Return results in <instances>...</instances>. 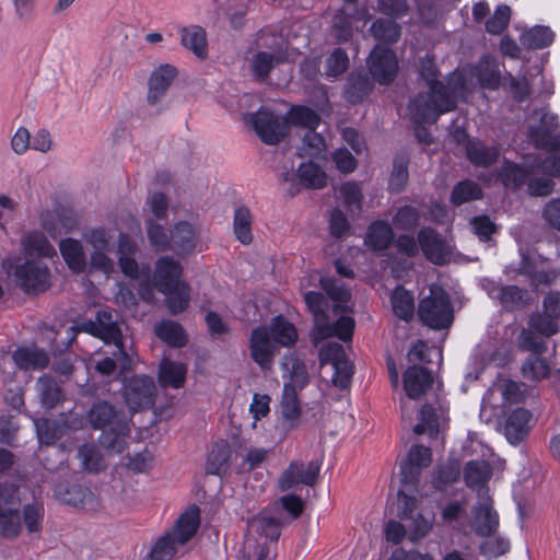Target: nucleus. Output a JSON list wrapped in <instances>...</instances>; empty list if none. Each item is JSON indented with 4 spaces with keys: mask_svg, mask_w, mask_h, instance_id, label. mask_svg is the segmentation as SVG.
Returning <instances> with one entry per match:
<instances>
[{
    "mask_svg": "<svg viewBox=\"0 0 560 560\" xmlns=\"http://www.w3.org/2000/svg\"><path fill=\"white\" fill-rule=\"evenodd\" d=\"M298 339L294 324L282 314L276 315L268 326L260 325L252 329L248 343L250 358L262 371H270L279 352L278 346L290 348Z\"/></svg>",
    "mask_w": 560,
    "mask_h": 560,
    "instance_id": "f257e3e1",
    "label": "nucleus"
},
{
    "mask_svg": "<svg viewBox=\"0 0 560 560\" xmlns=\"http://www.w3.org/2000/svg\"><path fill=\"white\" fill-rule=\"evenodd\" d=\"M1 268L14 285L26 295L37 296L51 287L50 269L37 258L8 256L2 259Z\"/></svg>",
    "mask_w": 560,
    "mask_h": 560,
    "instance_id": "f03ea898",
    "label": "nucleus"
},
{
    "mask_svg": "<svg viewBox=\"0 0 560 560\" xmlns=\"http://www.w3.org/2000/svg\"><path fill=\"white\" fill-rule=\"evenodd\" d=\"M418 317L423 326L434 330L447 329L454 322V307L447 291L432 285L430 294L419 301Z\"/></svg>",
    "mask_w": 560,
    "mask_h": 560,
    "instance_id": "7ed1b4c3",
    "label": "nucleus"
},
{
    "mask_svg": "<svg viewBox=\"0 0 560 560\" xmlns=\"http://www.w3.org/2000/svg\"><path fill=\"white\" fill-rule=\"evenodd\" d=\"M122 397L131 413L151 409L154 406L158 389L152 376L135 374L122 378Z\"/></svg>",
    "mask_w": 560,
    "mask_h": 560,
    "instance_id": "20e7f679",
    "label": "nucleus"
},
{
    "mask_svg": "<svg viewBox=\"0 0 560 560\" xmlns=\"http://www.w3.org/2000/svg\"><path fill=\"white\" fill-rule=\"evenodd\" d=\"M432 463V451L430 447L415 444L406 458L399 465L400 486L410 493H417L420 486L421 472Z\"/></svg>",
    "mask_w": 560,
    "mask_h": 560,
    "instance_id": "39448f33",
    "label": "nucleus"
},
{
    "mask_svg": "<svg viewBox=\"0 0 560 560\" xmlns=\"http://www.w3.org/2000/svg\"><path fill=\"white\" fill-rule=\"evenodd\" d=\"M417 240L428 261L435 266H445L451 261L453 247L431 226L419 230Z\"/></svg>",
    "mask_w": 560,
    "mask_h": 560,
    "instance_id": "423d86ee",
    "label": "nucleus"
},
{
    "mask_svg": "<svg viewBox=\"0 0 560 560\" xmlns=\"http://www.w3.org/2000/svg\"><path fill=\"white\" fill-rule=\"evenodd\" d=\"M253 127L261 141L269 145L279 144L290 131L285 117L259 109L253 115Z\"/></svg>",
    "mask_w": 560,
    "mask_h": 560,
    "instance_id": "0eeeda50",
    "label": "nucleus"
},
{
    "mask_svg": "<svg viewBox=\"0 0 560 560\" xmlns=\"http://www.w3.org/2000/svg\"><path fill=\"white\" fill-rule=\"evenodd\" d=\"M369 75L380 85L392 84L398 72V60L390 48H374L368 58Z\"/></svg>",
    "mask_w": 560,
    "mask_h": 560,
    "instance_id": "6e6552de",
    "label": "nucleus"
},
{
    "mask_svg": "<svg viewBox=\"0 0 560 560\" xmlns=\"http://www.w3.org/2000/svg\"><path fill=\"white\" fill-rule=\"evenodd\" d=\"M319 471L320 463L317 460H311L306 467L302 462H291L279 478V489L288 491L300 483L313 487L317 482Z\"/></svg>",
    "mask_w": 560,
    "mask_h": 560,
    "instance_id": "1a4fd4ad",
    "label": "nucleus"
},
{
    "mask_svg": "<svg viewBox=\"0 0 560 560\" xmlns=\"http://www.w3.org/2000/svg\"><path fill=\"white\" fill-rule=\"evenodd\" d=\"M374 90V81L364 70L348 73L342 88V97L351 106L363 104Z\"/></svg>",
    "mask_w": 560,
    "mask_h": 560,
    "instance_id": "9d476101",
    "label": "nucleus"
},
{
    "mask_svg": "<svg viewBox=\"0 0 560 560\" xmlns=\"http://www.w3.org/2000/svg\"><path fill=\"white\" fill-rule=\"evenodd\" d=\"M433 383V373L424 365L412 364L402 373L404 390L412 400L424 396L432 388Z\"/></svg>",
    "mask_w": 560,
    "mask_h": 560,
    "instance_id": "9b49d317",
    "label": "nucleus"
},
{
    "mask_svg": "<svg viewBox=\"0 0 560 560\" xmlns=\"http://www.w3.org/2000/svg\"><path fill=\"white\" fill-rule=\"evenodd\" d=\"M57 495L62 503L82 510L93 511L98 506V500L94 492L81 483L60 485Z\"/></svg>",
    "mask_w": 560,
    "mask_h": 560,
    "instance_id": "f8f14e48",
    "label": "nucleus"
},
{
    "mask_svg": "<svg viewBox=\"0 0 560 560\" xmlns=\"http://www.w3.org/2000/svg\"><path fill=\"white\" fill-rule=\"evenodd\" d=\"M117 253L121 272L131 279H137L139 277V265L136 257L139 253V246L135 238L128 233L120 232L118 234Z\"/></svg>",
    "mask_w": 560,
    "mask_h": 560,
    "instance_id": "ddd939ff",
    "label": "nucleus"
},
{
    "mask_svg": "<svg viewBox=\"0 0 560 560\" xmlns=\"http://www.w3.org/2000/svg\"><path fill=\"white\" fill-rule=\"evenodd\" d=\"M130 434L129 420L127 417H120L118 421H115L108 429H102V433L98 438V442L110 454L122 453L128 443L126 438Z\"/></svg>",
    "mask_w": 560,
    "mask_h": 560,
    "instance_id": "4468645a",
    "label": "nucleus"
},
{
    "mask_svg": "<svg viewBox=\"0 0 560 560\" xmlns=\"http://www.w3.org/2000/svg\"><path fill=\"white\" fill-rule=\"evenodd\" d=\"M197 246L196 231L187 221H179L171 229L170 249L178 257L192 254Z\"/></svg>",
    "mask_w": 560,
    "mask_h": 560,
    "instance_id": "2eb2a0df",
    "label": "nucleus"
},
{
    "mask_svg": "<svg viewBox=\"0 0 560 560\" xmlns=\"http://www.w3.org/2000/svg\"><path fill=\"white\" fill-rule=\"evenodd\" d=\"M178 70L176 67L165 63L155 69L149 78V91L147 101L150 105H155L165 94L173 81L176 79Z\"/></svg>",
    "mask_w": 560,
    "mask_h": 560,
    "instance_id": "dca6fc26",
    "label": "nucleus"
},
{
    "mask_svg": "<svg viewBox=\"0 0 560 560\" xmlns=\"http://www.w3.org/2000/svg\"><path fill=\"white\" fill-rule=\"evenodd\" d=\"M188 368L185 363L163 358L158 370L159 385L166 389H179L186 384Z\"/></svg>",
    "mask_w": 560,
    "mask_h": 560,
    "instance_id": "f3484780",
    "label": "nucleus"
},
{
    "mask_svg": "<svg viewBox=\"0 0 560 560\" xmlns=\"http://www.w3.org/2000/svg\"><path fill=\"white\" fill-rule=\"evenodd\" d=\"M40 406L46 410L55 409L66 399V394L59 382L51 375L44 374L35 384Z\"/></svg>",
    "mask_w": 560,
    "mask_h": 560,
    "instance_id": "a211bd4d",
    "label": "nucleus"
},
{
    "mask_svg": "<svg viewBox=\"0 0 560 560\" xmlns=\"http://www.w3.org/2000/svg\"><path fill=\"white\" fill-rule=\"evenodd\" d=\"M281 416L283 419V428L291 431L300 425V417L302 415L301 401L298 392L291 384H284L280 400Z\"/></svg>",
    "mask_w": 560,
    "mask_h": 560,
    "instance_id": "6ab92c4d",
    "label": "nucleus"
},
{
    "mask_svg": "<svg viewBox=\"0 0 560 560\" xmlns=\"http://www.w3.org/2000/svg\"><path fill=\"white\" fill-rule=\"evenodd\" d=\"M395 241V233L385 220L373 221L366 230L364 244L374 253H382L390 247Z\"/></svg>",
    "mask_w": 560,
    "mask_h": 560,
    "instance_id": "aec40b11",
    "label": "nucleus"
},
{
    "mask_svg": "<svg viewBox=\"0 0 560 560\" xmlns=\"http://www.w3.org/2000/svg\"><path fill=\"white\" fill-rule=\"evenodd\" d=\"M530 418L532 412L522 407L514 409L508 416L504 424V434L511 444L517 445L527 436Z\"/></svg>",
    "mask_w": 560,
    "mask_h": 560,
    "instance_id": "412c9836",
    "label": "nucleus"
},
{
    "mask_svg": "<svg viewBox=\"0 0 560 560\" xmlns=\"http://www.w3.org/2000/svg\"><path fill=\"white\" fill-rule=\"evenodd\" d=\"M60 254L74 275L84 273L88 270L86 255L82 243L75 238H65L59 244Z\"/></svg>",
    "mask_w": 560,
    "mask_h": 560,
    "instance_id": "4be33fe9",
    "label": "nucleus"
},
{
    "mask_svg": "<svg viewBox=\"0 0 560 560\" xmlns=\"http://www.w3.org/2000/svg\"><path fill=\"white\" fill-rule=\"evenodd\" d=\"M409 164L410 155L407 151L400 150L395 153L387 187L390 194H400L406 189L409 182Z\"/></svg>",
    "mask_w": 560,
    "mask_h": 560,
    "instance_id": "5701e85b",
    "label": "nucleus"
},
{
    "mask_svg": "<svg viewBox=\"0 0 560 560\" xmlns=\"http://www.w3.org/2000/svg\"><path fill=\"white\" fill-rule=\"evenodd\" d=\"M12 360L21 371H36L49 365V357L38 348L18 347L12 353Z\"/></svg>",
    "mask_w": 560,
    "mask_h": 560,
    "instance_id": "b1692460",
    "label": "nucleus"
},
{
    "mask_svg": "<svg viewBox=\"0 0 560 560\" xmlns=\"http://www.w3.org/2000/svg\"><path fill=\"white\" fill-rule=\"evenodd\" d=\"M120 417H127L125 411L117 409L113 404L106 400L95 401L88 412L92 428L100 430L113 425Z\"/></svg>",
    "mask_w": 560,
    "mask_h": 560,
    "instance_id": "393cba45",
    "label": "nucleus"
},
{
    "mask_svg": "<svg viewBox=\"0 0 560 560\" xmlns=\"http://www.w3.org/2000/svg\"><path fill=\"white\" fill-rule=\"evenodd\" d=\"M411 120L413 124H434L442 115L435 101L428 93H418L410 102Z\"/></svg>",
    "mask_w": 560,
    "mask_h": 560,
    "instance_id": "a878e982",
    "label": "nucleus"
},
{
    "mask_svg": "<svg viewBox=\"0 0 560 560\" xmlns=\"http://www.w3.org/2000/svg\"><path fill=\"white\" fill-rule=\"evenodd\" d=\"M499 526V515L488 504H479L474 508L471 527L479 537L492 536Z\"/></svg>",
    "mask_w": 560,
    "mask_h": 560,
    "instance_id": "bb28decb",
    "label": "nucleus"
},
{
    "mask_svg": "<svg viewBox=\"0 0 560 560\" xmlns=\"http://www.w3.org/2000/svg\"><path fill=\"white\" fill-rule=\"evenodd\" d=\"M281 369L290 376V382L295 392L302 390L310 383V375L305 362L300 359L296 352H289L282 357Z\"/></svg>",
    "mask_w": 560,
    "mask_h": 560,
    "instance_id": "cd10ccee",
    "label": "nucleus"
},
{
    "mask_svg": "<svg viewBox=\"0 0 560 560\" xmlns=\"http://www.w3.org/2000/svg\"><path fill=\"white\" fill-rule=\"evenodd\" d=\"M232 450L226 440L214 442L207 456L206 474L222 476L230 466Z\"/></svg>",
    "mask_w": 560,
    "mask_h": 560,
    "instance_id": "c85d7f7f",
    "label": "nucleus"
},
{
    "mask_svg": "<svg viewBox=\"0 0 560 560\" xmlns=\"http://www.w3.org/2000/svg\"><path fill=\"white\" fill-rule=\"evenodd\" d=\"M200 526V508L192 504L177 518L175 523V537L177 544H187L198 532Z\"/></svg>",
    "mask_w": 560,
    "mask_h": 560,
    "instance_id": "c756f323",
    "label": "nucleus"
},
{
    "mask_svg": "<svg viewBox=\"0 0 560 560\" xmlns=\"http://www.w3.org/2000/svg\"><path fill=\"white\" fill-rule=\"evenodd\" d=\"M476 78L480 88L495 91L501 85V72L497 59L485 55L476 67Z\"/></svg>",
    "mask_w": 560,
    "mask_h": 560,
    "instance_id": "7c9ffc66",
    "label": "nucleus"
},
{
    "mask_svg": "<svg viewBox=\"0 0 560 560\" xmlns=\"http://www.w3.org/2000/svg\"><path fill=\"white\" fill-rule=\"evenodd\" d=\"M289 524V520L283 517V514L271 515L267 510L260 512L253 521V526L260 536H265L272 542H277L281 528Z\"/></svg>",
    "mask_w": 560,
    "mask_h": 560,
    "instance_id": "2f4dec72",
    "label": "nucleus"
},
{
    "mask_svg": "<svg viewBox=\"0 0 560 560\" xmlns=\"http://www.w3.org/2000/svg\"><path fill=\"white\" fill-rule=\"evenodd\" d=\"M499 302L506 312L512 313L522 311L529 306L533 302V296L524 288H520L515 284H508L503 285L500 290Z\"/></svg>",
    "mask_w": 560,
    "mask_h": 560,
    "instance_id": "473e14b6",
    "label": "nucleus"
},
{
    "mask_svg": "<svg viewBox=\"0 0 560 560\" xmlns=\"http://www.w3.org/2000/svg\"><path fill=\"white\" fill-rule=\"evenodd\" d=\"M156 337L172 348H183L188 343V335L176 320L164 319L155 325Z\"/></svg>",
    "mask_w": 560,
    "mask_h": 560,
    "instance_id": "72a5a7b5",
    "label": "nucleus"
},
{
    "mask_svg": "<svg viewBox=\"0 0 560 560\" xmlns=\"http://www.w3.org/2000/svg\"><path fill=\"white\" fill-rule=\"evenodd\" d=\"M21 244L27 258H33V256L52 258L57 254L55 247L42 232L34 231L24 235Z\"/></svg>",
    "mask_w": 560,
    "mask_h": 560,
    "instance_id": "f704fd0d",
    "label": "nucleus"
},
{
    "mask_svg": "<svg viewBox=\"0 0 560 560\" xmlns=\"http://www.w3.org/2000/svg\"><path fill=\"white\" fill-rule=\"evenodd\" d=\"M460 476L458 459H448L446 464L436 465L432 471L431 483L438 491H445L448 486L455 483Z\"/></svg>",
    "mask_w": 560,
    "mask_h": 560,
    "instance_id": "c9c22d12",
    "label": "nucleus"
},
{
    "mask_svg": "<svg viewBox=\"0 0 560 560\" xmlns=\"http://www.w3.org/2000/svg\"><path fill=\"white\" fill-rule=\"evenodd\" d=\"M467 160L477 167H489L499 159V151L494 147L486 145L481 140L476 138L474 143L465 151Z\"/></svg>",
    "mask_w": 560,
    "mask_h": 560,
    "instance_id": "e433bc0d",
    "label": "nucleus"
},
{
    "mask_svg": "<svg viewBox=\"0 0 560 560\" xmlns=\"http://www.w3.org/2000/svg\"><path fill=\"white\" fill-rule=\"evenodd\" d=\"M34 427L40 446H52L65 436L57 418H36Z\"/></svg>",
    "mask_w": 560,
    "mask_h": 560,
    "instance_id": "4c0bfd02",
    "label": "nucleus"
},
{
    "mask_svg": "<svg viewBox=\"0 0 560 560\" xmlns=\"http://www.w3.org/2000/svg\"><path fill=\"white\" fill-rule=\"evenodd\" d=\"M285 61V56L282 54L275 55L269 51H258L253 56L252 73L257 81L264 82L269 78L272 69Z\"/></svg>",
    "mask_w": 560,
    "mask_h": 560,
    "instance_id": "58836bf2",
    "label": "nucleus"
},
{
    "mask_svg": "<svg viewBox=\"0 0 560 560\" xmlns=\"http://www.w3.org/2000/svg\"><path fill=\"white\" fill-rule=\"evenodd\" d=\"M288 126L316 129L320 124V116L313 108L305 105H292L287 115Z\"/></svg>",
    "mask_w": 560,
    "mask_h": 560,
    "instance_id": "ea45409f",
    "label": "nucleus"
},
{
    "mask_svg": "<svg viewBox=\"0 0 560 560\" xmlns=\"http://www.w3.org/2000/svg\"><path fill=\"white\" fill-rule=\"evenodd\" d=\"M483 197L481 186L472 179H464L456 183L451 191L450 202L456 207Z\"/></svg>",
    "mask_w": 560,
    "mask_h": 560,
    "instance_id": "a19ab883",
    "label": "nucleus"
},
{
    "mask_svg": "<svg viewBox=\"0 0 560 560\" xmlns=\"http://www.w3.org/2000/svg\"><path fill=\"white\" fill-rule=\"evenodd\" d=\"M249 0H214L225 12L230 26L240 32L246 24L247 3Z\"/></svg>",
    "mask_w": 560,
    "mask_h": 560,
    "instance_id": "79ce46f5",
    "label": "nucleus"
},
{
    "mask_svg": "<svg viewBox=\"0 0 560 560\" xmlns=\"http://www.w3.org/2000/svg\"><path fill=\"white\" fill-rule=\"evenodd\" d=\"M394 314L405 320L410 322L415 314V299L410 291L402 285H398L390 298Z\"/></svg>",
    "mask_w": 560,
    "mask_h": 560,
    "instance_id": "37998d69",
    "label": "nucleus"
},
{
    "mask_svg": "<svg viewBox=\"0 0 560 560\" xmlns=\"http://www.w3.org/2000/svg\"><path fill=\"white\" fill-rule=\"evenodd\" d=\"M366 21L355 14H348L346 11L340 10L337 12L332 20V27L335 35H354V33H362L365 27Z\"/></svg>",
    "mask_w": 560,
    "mask_h": 560,
    "instance_id": "c03bdc74",
    "label": "nucleus"
},
{
    "mask_svg": "<svg viewBox=\"0 0 560 560\" xmlns=\"http://www.w3.org/2000/svg\"><path fill=\"white\" fill-rule=\"evenodd\" d=\"M298 177L308 189H322L327 185L326 173L314 162L302 163L298 168Z\"/></svg>",
    "mask_w": 560,
    "mask_h": 560,
    "instance_id": "a18cd8bd",
    "label": "nucleus"
},
{
    "mask_svg": "<svg viewBox=\"0 0 560 560\" xmlns=\"http://www.w3.org/2000/svg\"><path fill=\"white\" fill-rule=\"evenodd\" d=\"M490 465L486 460H469L466 463L463 477L468 488L481 487L490 478Z\"/></svg>",
    "mask_w": 560,
    "mask_h": 560,
    "instance_id": "49530a36",
    "label": "nucleus"
},
{
    "mask_svg": "<svg viewBox=\"0 0 560 560\" xmlns=\"http://www.w3.org/2000/svg\"><path fill=\"white\" fill-rule=\"evenodd\" d=\"M163 294L165 295V306L171 315L176 316L188 308L190 303V287L187 282H183V284L178 285L176 289L170 290L168 293Z\"/></svg>",
    "mask_w": 560,
    "mask_h": 560,
    "instance_id": "de8ad7c7",
    "label": "nucleus"
},
{
    "mask_svg": "<svg viewBox=\"0 0 560 560\" xmlns=\"http://www.w3.org/2000/svg\"><path fill=\"white\" fill-rule=\"evenodd\" d=\"M96 324L101 328L100 334L105 337V343L121 342L122 332L114 318L112 310H100L95 315Z\"/></svg>",
    "mask_w": 560,
    "mask_h": 560,
    "instance_id": "09e8293b",
    "label": "nucleus"
},
{
    "mask_svg": "<svg viewBox=\"0 0 560 560\" xmlns=\"http://www.w3.org/2000/svg\"><path fill=\"white\" fill-rule=\"evenodd\" d=\"M528 139L536 149L547 151L560 150V136L552 135L549 128H545V126H530L528 129Z\"/></svg>",
    "mask_w": 560,
    "mask_h": 560,
    "instance_id": "8fccbe9b",
    "label": "nucleus"
},
{
    "mask_svg": "<svg viewBox=\"0 0 560 560\" xmlns=\"http://www.w3.org/2000/svg\"><path fill=\"white\" fill-rule=\"evenodd\" d=\"M304 509L305 502L295 493L282 495L275 502L277 514L279 515L281 512H285L287 515H283V517L289 520V524L298 520L303 514Z\"/></svg>",
    "mask_w": 560,
    "mask_h": 560,
    "instance_id": "3c124183",
    "label": "nucleus"
},
{
    "mask_svg": "<svg viewBox=\"0 0 560 560\" xmlns=\"http://www.w3.org/2000/svg\"><path fill=\"white\" fill-rule=\"evenodd\" d=\"M428 94L435 101L439 112L442 114L457 108V100L452 91L442 81L429 85Z\"/></svg>",
    "mask_w": 560,
    "mask_h": 560,
    "instance_id": "603ef678",
    "label": "nucleus"
},
{
    "mask_svg": "<svg viewBox=\"0 0 560 560\" xmlns=\"http://www.w3.org/2000/svg\"><path fill=\"white\" fill-rule=\"evenodd\" d=\"M233 228L236 238L244 245L253 241L252 214L248 208L240 207L234 212Z\"/></svg>",
    "mask_w": 560,
    "mask_h": 560,
    "instance_id": "864d4df0",
    "label": "nucleus"
},
{
    "mask_svg": "<svg viewBox=\"0 0 560 560\" xmlns=\"http://www.w3.org/2000/svg\"><path fill=\"white\" fill-rule=\"evenodd\" d=\"M145 230L150 245L156 252H167L170 249L171 232L167 233L163 225L155 222L153 218H148Z\"/></svg>",
    "mask_w": 560,
    "mask_h": 560,
    "instance_id": "5fc2aeb1",
    "label": "nucleus"
},
{
    "mask_svg": "<svg viewBox=\"0 0 560 560\" xmlns=\"http://www.w3.org/2000/svg\"><path fill=\"white\" fill-rule=\"evenodd\" d=\"M78 456L89 472H100L105 468L104 457L94 444H82L78 450Z\"/></svg>",
    "mask_w": 560,
    "mask_h": 560,
    "instance_id": "6e6d98bb",
    "label": "nucleus"
},
{
    "mask_svg": "<svg viewBox=\"0 0 560 560\" xmlns=\"http://www.w3.org/2000/svg\"><path fill=\"white\" fill-rule=\"evenodd\" d=\"M22 530L20 511H0V538L16 539Z\"/></svg>",
    "mask_w": 560,
    "mask_h": 560,
    "instance_id": "4d7b16f0",
    "label": "nucleus"
},
{
    "mask_svg": "<svg viewBox=\"0 0 560 560\" xmlns=\"http://www.w3.org/2000/svg\"><path fill=\"white\" fill-rule=\"evenodd\" d=\"M512 10L508 4L497 7L494 13L487 20L485 26L490 35H501L508 27Z\"/></svg>",
    "mask_w": 560,
    "mask_h": 560,
    "instance_id": "13d9d810",
    "label": "nucleus"
},
{
    "mask_svg": "<svg viewBox=\"0 0 560 560\" xmlns=\"http://www.w3.org/2000/svg\"><path fill=\"white\" fill-rule=\"evenodd\" d=\"M44 514L43 503H27L23 506V522L28 533H39L42 530Z\"/></svg>",
    "mask_w": 560,
    "mask_h": 560,
    "instance_id": "bf43d9fd",
    "label": "nucleus"
},
{
    "mask_svg": "<svg viewBox=\"0 0 560 560\" xmlns=\"http://www.w3.org/2000/svg\"><path fill=\"white\" fill-rule=\"evenodd\" d=\"M420 221V213L417 208L405 205L398 208L397 212L393 217V223L395 226L402 231H413Z\"/></svg>",
    "mask_w": 560,
    "mask_h": 560,
    "instance_id": "052dcab7",
    "label": "nucleus"
},
{
    "mask_svg": "<svg viewBox=\"0 0 560 560\" xmlns=\"http://www.w3.org/2000/svg\"><path fill=\"white\" fill-rule=\"evenodd\" d=\"M528 326L532 330L544 337H551L558 331L557 319L549 314L533 313L528 319Z\"/></svg>",
    "mask_w": 560,
    "mask_h": 560,
    "instance_id": "680f3d73",
    "label": "nucleus"
},
{
    "mask_svg": "<svg viewBox=\"0 0 560 560\" xmlns=\"http://www.w3.org/2000/svg\"><path fill=\"white\" fill-rule=\"evenodd\" d=\"M20 488L15 483H0V511H20Z\"/></svg>",
    "mask_w": 560,
    "mask_h": 560,
    "instance_id": "e2e57ef3",
    "label": "nucleus"
},
{
    "mask_svg": "<svg viewBox=\"0 0 560 560\" xmlns=\"http://www.w3.org/2000/svg\"><path fill=\"white\" fill-rule=\"evenodd\" d=\"M349 68V57L342 48H336L326 59L327 78H338Z\"/></svg>",
    "mask_w": 560,
    "mask_h": 560,
    "instance_id": "0e129e2a",
    "label": "nucleus"
},
{
    "mask_svg": "<svg viewBox=\"0 0 560 560\" xmlns=\"http://www.w3.org/2000/svg\"><path fill=\"white\" fill-rule=\"evenodd\" d=\"M176 537L165 534L153 545L149 556L152 560H171L176 552Z\"/></svg>",
    "mask_w": 560,
    "mask_h": 560,
    "instance_id": "69168bd1",
    "label": "nucleus"
},
{
    "mask_svg": "<svg viewBox=\"0 0 560 560\" xmlns=\"http://www.w3.org/2000/svg\"><path fill=\"white\" fill-rule=\"evenodd\" d=\"M332 384L340 390H346L351 385L353 364L347 359L334 360Z\"/></svg>",
    "mask_w": 560,
    "mask_h": 560,
    "instance_id": "338daca9",
    "label": "nucleus"
},
{
    "mask_svg": "<svg viewBox=\"0 0 560 560\" xmlns=\"http://www.w3.org/2000/svg\"><path fill=\"white\" fill-rule=\"evenodd\" d=\"M340 194L343 198V206L352 211L360 212L362 210L363 194L355 182H347L340 187Z\"/></svg>",
    "mask_w": 560,
    "mask_h": 560,
    "instance_id": "774afa93",
    "label": "nucleus"
}]
</instances>
